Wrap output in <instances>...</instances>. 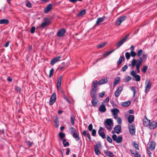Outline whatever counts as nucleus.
<instances>
[{"mask_svg":"<svg viewBox=\"0 0 157 157\" xmlns=\"http://www.w3.org/2000/svg\"><path fill=\"white\" fill-rule=\"evenodd\" d=\"M117 122L118 124H121L122 122V121L120 117H118L117 119Z\"/></svg>","mask_w":157,"mask_h":157,"instance_id":"obj_62","label":"nucleus"},{"mask_svg":"<svg viewBox=\"0 0 157 157\" xmlns=\"http://www.w3.org/2000/svg\"><path fill=\"white\" fill-rule=\"evenodd\" d=\"M74 118V117L73 116H72L71 117V123L72 124H73V125L74 124V123H75Z\"/></svg>","mask_w":157,"mask_h":157,"instance_id":"obj_57","label":"nucleus"},{"mask_svg":"<svg viewBox=\"0 0 157 157\" xmlns=\"http://www.w3.org/2000/svg\"><path fill=\"white\" fill-rule=\"evenodd\" d=\"M35 27L34 26L32 27L30 30V33H34L35 32Z\"/></svg>","mask_w":157,"mask_h":157,"instance_id":"obj_53","label":"nucleus"},{"mask_svg":"<svg viewBox=\"0 0 157 157\" xmlns=\"http://www.w3.org/2000/svg\"><path fill=\"white\" fill-rule=\"evenodd\" d=\"M121 79L120 77H117L115 78L114 81L113 83V85L115 86L117 84L118 82L120 81Z\"/></svg>","mask_w":157,"mask_h":157,"instance_id":"obj_29","label":"nucleus"},{"mask_svg":"<svg viewBox=\"0 0 157 157\" xmlns=\"http://www.w3.org/2000/svg\"><path fill=\"white\" fill-rule=\"evenodd\" d=\"M129 36V35H127L125 36L121 40L119 41L117 44L116 46L117 48H119L125 42V40L128 38Z\"/></svg>","mask_w":157,"mask_h":157,"instance_id":"obj_7","label":"nucleus"},{"mask_svg":"<svg viewBox=\"0 0 157 157\" xmlns=\"http://www.w3.org/2000/svg\"><path fill=\"white\" fill-rule=\"evenodd\" d=\"M94 150H95V152L96 154H97V155H99L100 154L101 152L99 151L98 148H97V147L96 148H94Z\"/></svg>","mask_w":157,"mask_h":157,"instance_id":"obj_43","label":"nucleus"},{"mask_svg":"<svg viewBox=\"0 0 157 157\" xmlns=\"http://www.w3.org/2000/svg\"><path fill=\"white\" fill-rule=\"evenodd\" d=\"M26 6L29 7H32V4H31L29 2H28L26 3Z\"/></svg>","mask_w":157,"mask_h":157,"instance_id":"obj_64","label":"nucleus"},{"mask_svg":"<svg viewBox=\"0 0 157 157\" xmlns=\"http://www.w3.org/2000/svg\"><path fill=\"white\" fill-rule=\"evenodd\" d=\"M130 75L134 77L136 75V74L135 71L133 70L131 72Z\"/></svg>","mask_w":157,"mask_h":157,"instance_id":"obj_55","label":"nucleus"},{"mask_svg":"<svg viewBox=\"0 0 157 157\" xmlns=\"http://www.w3.org/2000/svg\"><path fill=\"white\" fill-rule=\"evenodd\" d=\"M157 125L156 122L153 121L150 123L148 127L150 129H154L156 127Z\"/></svg>","mask_w":157,"mask_h":157,"instance_id":"obj_13","label":"nucleus"},{"mask_svg":"<svg viewBox=\"0 0 157 157\" xmlns=\"http://www.w3.org/2000/svg\"><path fill=\"white\" fill-rule=\"evenodd\" d=\"M9 23V21L6 19H2L0 20V24L8 25Z\"/></svg>","mask_w":157,"mask_h":157,"instance_id":"obj_22","label":"nucleus"},{"mask_svg":"<svg viewBox=\"0 0 157 157\" xmlns=\"http://www.w3.org/2000/svg\"><path fill=\"white\" fill-rule=\"evenodd\" d=\"M15 90L16 91L19 92H21V88L18 86H16Z\"/></svg>","mask_w":157,"mask_h":157,"instance_id":"obj_49","label":"nucleus"},{"mask_svg":"<svg viewBox=\"0 0 157 157\" xmlns=\"http://www.w3.org/2000/svg\"><path fill=\"white\" fill-rule=\"evenodd\" d=\"M147 66H144L142 69V71L144 73H145L147 69Z\"/></svg>","mask_w":157,"mask_h":157,"instance_id":"obj_52","label":"nucleus"},{"mask_svg":"<svg viewBox=\"0 0 157 157\" xmlns=\"http://www.w3.org/2000/svg\"><path fill=\"white\" fill-rule=\"evenodd\" d=\"M99 109V110L101 113H104L106 111V109L105 107V105L103 104V102L101 103Z\"/></svg>","mask_w":157,"mask_h":157,"instance_id":"obj_16","label":"nucleus"},{"mask_svg":"<svg viewBox=\"0 0 157 157\" xmlns=\"http://www.w3.org/2000/svg\"><path fill=\"white\" fill-rule=\"evenodd\" d=\"M126 16H123L119 17L116 22V26L120 25L121 23L125 19Z\"/></svg>","mask_w":157,"mask_h":157,"instance_id":"obj_8","label":"nucleus"},{"mask_svg":"<svg viewBox=\"0 0 157 157\" xmlns=\"http://www.w3.org/2000/svg\"><path fill=\"white\" fill-rule=\"evenodd\" d=\"M130 89L133 92V97H134L136 93V90L134 86H132L130 87Z\"/></svg>","mask_w":157,"mask_h":157,"instance_id":"obj_32","label":"nucleus"},{"mask_svg":"<svg viewBox=\"0 0 157 157\" xmlns=\"http://www.w3.org/2000/svg\"><path fill=\"white\" fill-rule=\"evenodd\" d=\"M130 104L131 102L130 101H126L121 103V105L125 107L128 106L130 105Z\"/></svg>","mask_w":157,"mask_h":157,"instance_id":"obj_23","label":"nucleus"},{"mask_svg":"<svg viewBox=\"0 0 157 157\" xmlns=\"http://www.w3.org/2000/svg\"><path fill=\"white\" fill-rule=\"evenodd\" d=\"M51 23L50 19L48 17H45L44 18L43 22L41 23L40 27L41 28H44L49 25Z\"/></svg>","mask_w":157,"mask_h":157,"instance_id":"obj_2","label":"nucleus"},{"mask_svg":"<svg viewBox=\"0 0 157 157\" xmlns=\"http://www.w3.org/2000/svg\"><path fill=\"white\" fill-rule=\"evenodd\" d=\"M63 143L64 147H66L69 145V143L68 142H66V140L65 139H64L63 140Z\"/></svg>","mask_w":157,"mask_h":157,"instance_id":"obj_34","label":"nucleus"},{"mask_svg":"<svg viewBox=\"0 0 157 157\" xmlns=\"http://www.w3.org/2000/svg\"><path fill=\"white\" fill-rule=\"evenodd\" d=\"M25 144L29 147H31L33 144V143L29 141H26L25 142Z\"/></svg>","mask_w":157,"mask_h":157,"instance_id":"obj_35","label":"nucleus"},{"mask_svg":"<svg viewBox=\"0 0 157 157\" xmlns=\"http://www.w3.org/2000/svg\"><path fill=\"white\" fill-rule=\"evenodd\" d=\"M52 9V5L50 4L48 5L44 9V10H51Z\"/></svg>","mask_w":157,"mask_h":157,"instance_id":"obj_38","label":"nucleus"},{"mask_svg":"<svg viewBox=\"0 0 157 157\" xmlns=\"http://www.w3.org/2000/svg\"><path fill=\"white\" fill-rule=\"evenodd\" d=\"M93 125L91 124H90L89 125L88 127V129L90 131H91V130H93Z\"/></svg>","mask_w":157,"mask_h":157,"instance_id":"obj_60","label":"nucleus"},{"mask_svg":"<svg viewBox=\"0 0 157 157\" xmlns=\"http://www.w3.org/2000/svg\"><path fill=\"white\" fill-rule=\"evenodd\" d=\"M104 128L100 127L98 132L99 135L101 137L102 139H105L106 138V136L104 132Z\"/></svg>","mask_w":157,"mask_h":157,"instance_id":"obj_6","label":"nucleus"},{"mask_svg":"<svg viewBox=\"0 0 157 157\" xmlns=\"http://www.w3.org/2000/svg\"><path fill=\"white\" fill-rule=\"evenodd\" d=\"M134 77L136 81H139L140 80V77L139 75H136Z\"/></svg>","mask_w":157,"mask_h":157,"instance_id":"obj_45","label":"nucleus"},{"mask_svg":"<svg viewBox=\"0 0 157 157\" xmlns=\"http://www.w3.org/2000/svg\"><path fill=\"white\" fill-rule=\"evenodd\" d=\"M106 45V43H103L101 44H100L98 45L97 46V48H103L104 46H105Z\"/></svg>","mask_w":157,"mask_h":157,"instance_id":"obj_41","label":"nucleus"},{"mask_svg":"<svg viewBox=\"0 0 157 157\" xmlns=\"http://www.w3.org/2000/svg\"><path fill=\"white\" fill-rule=\"evenodd\" d=\"M123 88L122 86H120L118 87L115 93L114 94L115 96L117 97L119 96Z\"/></svg>","mask_w":157,"mask_h":157,"instance_id":"obj_14","label":"nucleus"},{"mask_svg":"<svg viewBox=\"0 0 157 157\" xmlns=\"http://www.w3.org/2000/svg\"><path fill=\"white\" fill-rule=\"evenodd\" d=\"M114 51V50H112L111 51H108V52H106L105 53H104L103 55V56H105L104 57V58L105 57H106L107 56H108L112 52H113Z\"/></svg>","mask_w":157,"mask_h":157,"instance_id":"obj_36","label":"nucleus"},{"mask_svg":"<svg viewBox=\"0 0 157 157\" xmlns=\"http://www.w3.org/2000/svg\"><path fill=\"white\" fill-rule=\"evenodd\" d=\"M86 135H87V136L89 140V141H90V142L92 140L91 139L90 136V133H87Z\"/></svg>","mask_w":157,"mask_h":157,"instance_id":"obj_59","label":"nucleus"},{"mask_svg":"<svg viewBox=\"0 0 157 157\" xmlns=\"http://www.w3.org/2000/svg\"><path fill=\"white\" fill-rule=\"evenodd\" d=\"M65 32L66 30L64 29H62L58 31L56 35L58 37H61L64 35Z\"/></svg>","mask_w":157,"mask_h":157,"instance_id":"obj_10","label":"nucleus"},{"mask_svg":"<svg viewBox=\"0 0 157 157\" xmlns=\"http://www.w3.org/2000/svg\"><path fill=\"white\" fill-rule=\"evenodd\" d=\"M104 125H113V123L112 120L111 118L107 119L104 123Z\"/></svg>","mask_w":157,"mask_h":157,"instance_id":"obj_12","label":"nucleus"},{"mask_svg":"<svg viewBox=\"0 0 157 157\" xmlns=\"http://www.w3.org/2000/svg\"><path fill=\"white\" fill-rule=\"evenodd\" d=\"M125 56L126 58V59H128L130 58V54L129 52H126L125 53Z\"/></svg>","mask_w":157,"mask_h":157,"instance_id":"obj_48","label":"nucleus"},{"mask_svg":"<svg viewBox=\"0 0 157 157\" xmlns=\"http://www.w3.org/2000/svg\"><path fill=\"white\" fill-rule=\"evenodd\" d=\"M143 51L142 49H140L138 51L137 53V56H140L143 53Z\"/></svg>","mask_w":157,"mask_h":157,"instance_id":"obj_46","label":"nucleus"},{"mask_svg":"<svg viewBox=\"0 0 157 157\" xmlns=\"http://www.w3.org/2000/svg\"><path fill=\"white\" fill-rule=\"evenodd\" d=\"M130 55L132 57H134L136 55V53L134 51H131L130 52Z\"/></svg>","mask_w":157,"mask_h":157,"instance_id":"obj_56","label":"nucleus"},{"mask_svg":"<svg viewBox=\"0 0 157 157\" xmlns=\"http://www.w3.org/2000/svg\"><path fill=\"white\" fill-rule=\"evenodd\" d=\"M86 10H81L77 15V16L80 17L84 15L86 13Z\"/></svg>","mask_w":157,"mask_h":157,"instance_id":"obj_33","label":"nucleus"},{"mask_svg":"<svg viewBox=\"0 0 157 157\" xmlns=\"http://www.w3.org/2000/svg\"><path fill=\"white\" fill-rule=\"evenodd\" d=\"M134 119V116L133 115H129L128 118V122L129 123H132Z\"/></svg>","mask_w":157,"mask_h":157,"instance_id":"obj_25","label":"nucleus"},{"mask_svg":"<svg viewBox=\"0 0 157 157\" xmlns=\"http://www.w3.org/2000/svg\"><path fill=\"white\" fill-rule=\"evenodd\" d=\"M133 145L136 150H138L139 149V148L138 147V145L137 144L134 142Z\"/></svg>","mask_w":157,"mask_h":157,"instance_id":"obj_61","label":"nucleus"},{"mask_svg":"<svg viewBox=\"0 0 157 157\" xmlns=\"http://www.w3.org/2000/svg\"><path fill=\"white\" fill-rule=\"evenodd\" d=\"M105 93L104 92H102L100 93L99 94V96L101 98L103 97L105 94Z\"/></svg>","mask_w":157,"mask_h":157,"instance_id":"obj_63","label":"nucleus"},{"mask_svg":"<svg viewBox=\"0 0 157 157\" xmlns=\"http://www.w3.org/2000/svg\"><path fill=\"white\" fill-rule=\"evenodd\" d=\"M54 122L55 124L56 127V128L58 127L59 124V123L57 118H56V119L55 120Z\"/></svg>","mask_w":157,"mask_h":157,"instance_id":"obj_42","label":"nucleus"},{"mask_svg":"<svg viewBox=\"0 0 157 157\" xmlns=\"http://www.w3.org/2000/svg\"><path fill=\"white\" fill-rule=\"evenodd\" d=\"M107 141L110 143H112V142L111 138L109 136H107Z\"/></svg>","mask_w":157,"mask_h":157,"instance_id":"obj_54","label":"nucleus"},{"mask_svg":"<svg viewBox=\"0 0 157 157\" xmlns=\"http://www.w3.org/2000/svg\"><path fill=\"white\" fill-rule=\"evenodd\" d=\"M112 138L114 141L117 143H120L122 140V137L121 136H118V137L116 134H114L112 136Z\"/></svg>","mask_w":157,"mask_h":157,"instance_id":"obj_3","label":"nucleus"},{"mask_svg":"<svg viewBox=\"0 0 157 157\" xmlns=\"http://www.w3.org/2000/svg\"><path fill=\"white\" fill-rule=\"evenodd\" d=\"M105 126L106 128L107 129V130L109 131L110 132L112 129V127H113V125H104Z\"/></svg>","mask_w":157,"mask_h":157,"instance_id":"obj_37","label":"nucleus"},{"mask_svg":"<svg viewBox=\"0 0 157 157\" xmlns=\"http://www.w3.org/2000/svg\"><path fill=\"white\" fill-rule=\"evenodd\" d=\"M128 68V66L127 65H124L121 68V71H124Z\"/></svg>","mask_w":157,"mask_h":157,"instance_id":"obj_51","label":"nucleus"},{"mask_svg":"<svg viewBox=\"0 0 157 157\" xmlns=\"http://www.w3.org/2000/svg\"><path fill=\"white\" fill-rule=\"evenodd\" d=\"M92 135L94 136H95L96 135V131L94 129H93L91 130Z\"/></svg>","mask_w":157,"mask_h":157,"instance_id":"obj_50","label":"nucleus"},{"mask_svg":"<svg viewBox=\"0 0 157 157\" xmlns=\"http://www.w3.org/2000/svg\"><path fill=\"white\" fill-rule=\"evenodd\" d=\"M104 20V19L103 17L98 18L96 21V24L97 25H98L100 23L103 22Z\"/></svg>","mask_w":157,"mask_h":157,"instance_id":"obj_28","label":"nucleus"},{"mask_svg":"<svg viewBox=\"0 0 157 157\" xmlns=\"http://www.w3.org/2000/svg\"><path fill=\"white\" fill-rule=\"evenodd\" d=\"M104 152L106 156L109 157H113L114 154L113 152H112L108 150H104Z\"/></svg>","mask_w":157,"mask_h":157,"instance_id":"obj_18","label":"nucleus"},{"mask_svg":"<svg viewBox=\"0 0 157 157\" xmlns=\"http://www.w3.org/2000/svg\"><path fill=\"white\" fill-rule=\"evenodd\" d=\"M107 82V80L106 78L102 79L101 80L98 82V84L99 85H102L104 84Z\"/></svg>","mask_w":157,"mask_h":157,"instance_id":"obj_31","label":"nucleus"},{"mask_svg":"<svg viewBox=\"0 0 157 157\" xmlns=\"http://www.w3.org/2000/svg\"><path fill=\"white\" fill-rule=\"evenodd\" d=\"M155 143L154 141H151L149 144V148L151 151L154 150L155 148Z\"/></svg>","mask_w":157,"mask_h":157,"instance_id":"obj_19","label":"nucleus"},{"mask_svg":"<svg viewBox=\"0 0 157 157\" xmlns=\"http://www.w3.org/2000/svg\"><path fill=\"white\" fill-rule=\"evenodd\" d=\"M59 136L61 139H62L63 138L65 137V135L64 133L62 132H60L59 134Z\"/></svg>","mask_w":157,"mask_h":157,"instance_id":"obj_39","label":"nucleus"},{"mask_svg":"<svg viewBox=\"0 0 157 157\" xmlns=\"http://www.w3.org/2000/svg\"><path fill=\"white\" fill-rule=\"evenodd\" d=\"M72 135L75 139L76 141H77L79 140V135L76 133V132L73 134H72Z\"/></svg>","mask_w":157,"mask_h":157,"instance_id":"obj_27","label":"nucleus"},{"mask_svg":"<svg viewBox=\"0 0 157 157\" xmlns=\"http://www.w3.org/2000/svg\"><path fill=\"white\" fill-rule=\"evenodd\" d=\"M124 56H120L119 60L117 62V64L118 65L121 64L122 62L124 60Z\"/></svg>","mask_w":157,"mask_h":157,"instance_id":"obj_24","label":"nucleus"},{"mask_svg":"<svg viewBox=\"0 0 157 157\" xmlns=\"http://www.w3.org/2000/svg\"><path fill=\"white\" fill-rule=\"evenodd\" d=\"M145 84L146 86L145 87V92L146 94H147L151 88L152 84L150 80H148L145 82Z\"/></svg>","mask_w":157,"mask_h":157,"instance_id":"obj_4","label":"nucleus"},{"mask_svg":"<svg viewBox=\"0 0 157 157\" xmlns=\"http://www.w3.org/2000/svg\"><path fill=\"white\" fill-rule=\"evenodd\" d=\"M97 90H94L93 89V90H91L90 91V95L93 99H95L96 98V92Z\"/></svg>","mask_w":157,"mask_h":157,"instance_id":"obj_17","label":"nucleus"},{"mask_svg":"<svg viewBox=\"0 0 157 157\" xmlns=\"http://www.w3.org/2000/svg\"><path fill=\"white\" fill-rule=\"evenodd\" d=\"M114 130L116 133L117 134H119L121 132V126L120 125H117L114 128Z\"/></svg>","mask_w":157,"mask_h":157,"instance_id":"obj_20","label":"nucleus"},{"mask_svg":"<svg viewBox=\"0 0 157 157\" xmlns=\"http://www.w3.org/2000/svg\"><path fill=\"white\" fill-rule=\"evenodd\" d=\"M91 102L93 105L94 106L96 107L97 106V105L98 102V101H97L96 99H92L91 100Z\"/></svg>","mask_w":157,"mask_h":157,"instance_id":"obj_30","label":"nucleus"},{"mask_svg":"<svg viewBox=\"0 0 157 157\" xmlns=\"http://www.w3.org/2000/svg\"><path fill=\"white\" fill-rule=\"evenodd\" d=\"M56 94L55 93H53L51 96L49 101V104L52 105L55 101L56 100Z\"/></svg>","mask_w":157,"mask_h":157,"instance_id":"obj_9","label":"nucleus"},{"mask_svg":"<svg viewBox=\"0 0 157 157\" xmlns=\"http://www.w3.org/2000/svg\"><path fill=\"white\" fill-rule=\"evenodd\" d=\"M128 129L129 133L132 135H133L135 133V127L134 124H131L128 125Z\"/></svg>","mask_w":157,"mask_h":157,"instance_id":"obj_5","label":"nucleus"},{"mask_svg":"<svg viewBox=\"0 0 157 157\" xmlns=\"http://www.w3.org/2000/svg\"><path fill=\"white\" fill-rule=\"evenodd\" d=\"M54 71V69L53 68H51V70L50 71V72H49V77L50 78H51L52 77V76L53 73Z\"/></svg>","mask_w":157,"mask_h":157,"instance_id":"obj_44","label":"nucleus"},{"mask_svg":"<svg viewBox=\"0 0 157 157\" xmlns=\"http://www.w3.org/2000/svg\"><path fill=\"white\" fill-rule=\"evenodd\" d=\"M143 60L142 58L140 57L138 59L136 60L133 59L131 62V65L132 67L136 66V69L138 73L140 72V67L141 64Z\"/></svg>","mask_w":157,"mask_h":157,"instance_id":"obj_1","label":"nucleus"},{"mask_svg":"<svg viewBox=\"0 0 157 157\" xmlns=\"http://www.w3.org/2000/svg\"><path fill=\"white\" fill-rule=\"evenodd\" d=\"M113 115L115 116L119 112V110L116 108H114L111 110Z\"/></svg>","mask_w":157,"mask_h":157,"instance_id":"obj_26","label":"nucleus"},{"mask_svg":"<svg viewBox=\"0 0 157 157\" xmlns=\"http://www.w3.org/2000/svg\"><path fill=\"white\" fill-rule=\"evenodd\" d=\"M61 58L60 56H58L53 59H52L50 62V64L51 65H54L56 63L59 61Z\"/></svg>","mask_w":157,"mask_h":157,"instance_id":"obj_11","label":"nucleus"},{"mask_svg":"<svg viewBox=\"0 0 157 157\" xmlns=\"http://www.w3.org/2000/svg\"><path fill=\"white\" fill-rule=\"evenodd\" d=\"M150 120H149L147 119V118L146 117L145 119H144L143 121V124L144 126L147 127L149 126L150 123Z\"/></svg>","mask_w":157,"mask_h":157,"instance_id":"obj_21","label":"nucleus"},{"mask_svg":"<svg viewBox=\"0 0 157 157\" xmlns=\"http://www.w3.org/2000/svg\"><path fill=\"white\" fill-rule=\"evenodd\" d=\"M57 88L58 90H59L61 88V83L57 82Z\"/></svg>","mask_w":157,"mask_h":157,"instance_id":"obj_58","label":"nucleus"},{"mask_svg":"<svg viewBox=\"0 0 157 157\" xmlns=\"http://www.w3.org/2000/svg\"><path fill=\"white\" fill-rule=\"evenodd\" d=\"M69 130L70 131L71 135L72 134H73L76 132L75 129L73 127H71L69 129Z\"/></svg>","mask_w":157,"mask_h":157,"instance_id":"obj_40","label":"nucleus"},{"mask_svg":"<svg viewBox=\"0 0 157 157\" xmlns=\"http://www.w3.org/2000/svg\"><path fill=\"white\" fill-rule=\"evenodd\" d=\"M131 79L132 78L130 76H128L126 77L125 78V82H126L129 81L131 80Z\"/></svg>","mask_w":157,"mask_h":157,"instance_id":"obj_47","label":"nucleus"},{"mask_svg":"<svg viewBox=\"0 0 157 157\" xmlns=\"http://www.w3.org/2000/svg\"><path fill=\"white\" fill-rule=\"evenodd\" d=\"M98 85V82L97 81L94 80L92 82L91 90H93V89L94 90H97Z\"/></svg>","mask_w":157,"mask_h":157,"instance_id":"obj_15","label":"nucleus"}]
</instances>
